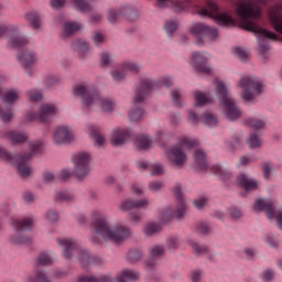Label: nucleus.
<instances>
[{"instance_id":"obj_14","label":"nucleus","mask_w":282,"mask_h":282,"mask_svg":"<svg viewBox=\"0 0 282 282\" xmlns=\"http://www.w3.org/2000/svg\"><path fill=\"white\" fill-rule=\"evenodd\" d=\"M238 86L242 88V98L247 102L252 101L253 98H257L263 91V84L254 77H241Z\"/></svg>"},{"instance_id":"obj_54","label":"nucleus","mask_w":282,"mask_h":282,"mask_svg":"<svg viewBox=\"0 0 282 282\" xmlns=\"http://www.w3.org/2000/svg\"><path fill=\"white\" fill-rule=\"evenodd\" d=\"M246 122L249 127H251V129H256V131H259V129H263V127H265V122L259 119L249 118Z\"/></svg>"},{"instance_id":"obj_1","label":"nucleus","mask_w":282,"mask_h":282,"mask_svg":"<svg viewBox=\"0 0 282 282\" xmlns=\"http://www.w3.org/2000/svg\"><path fill=\"white\" fill-rule=\"evenodd\" d=\"M236 6V17L242 28L248 32H254L258 36L260 52L270 50V41H278L279 36L274 32L268 31L257 24V19L261 18V7L265 6L267 0H229ZM270 39V40H268Z\"/></svg>"},{"instance_id":"obj_27","label":"nucleus","mask_w":282,"mask_h":282,"mask_svg":"<svg viewBox=\"0 0 282 282\" xmlns=\"http://www.w3.org/2000/svg\"><path fill=\"white\" fill-rule=\"evenodd\" d=\"M140 281V271L135 269H122L115 278V282Z\"/></svg>"},{"instance_id":"obj_23","label":"nucleus","mask_w":282,"mask_h":282,"mask_svg":"<svg viewBox=\"0 0 282 282\" xmlns=\"http://www.w3.org/2000/svg\"><path fill=\"white\" fill-rule=\"evenodd\" d=\"M203 122V124H206V127H217V117L213 115L210 111H206L202 115L200 119L197 117V113L194 111H189L188 113V122L192 126L197 124V122Z\"/></svg>"},{"instance_id":"obj_63","label":"nucleus","mask_w":282,"mask_h":282,"mask_svg":"<svg viewBox=\"0 0 282 282\" xmlns=\"http://www.w3.org/2000/svg\"><path fill=\"white\" fill-rule=\"evenodd\" d=\"M236 56L242 61V63H246V61H248V53L246 52V50L241 48V47H236L234 50Z\"/></svg>"},{"instance_id":"obj_53","label":"nucleus","mask_w":282,"mask_h":282,"mask_svg":"<svg viewBox=\"0 0 282 282\" xmlns=\"http://www.w3.org/2000/svg\"><path fill=\"white\" fill-rule=\"evenodd\" d=\"M127 258L130 263H135L137 261H140V259H142V251L138 249H132L128 252Z\"/></svg>"},{"instance_id":"obj_43","label":"nucleus","mask_w":282,"mask_h":282,"mask_svg":"<svg viewBox=\"0 0 282 282\" xmlns=\"http://www.w3.org/2000/svg\"><path fill=\"white\" fill-rule=\"evenodd\" d=\"M162 230V225L156 223H148L143 228V232L147 237H153V235H158Z\"/></svg>"},{"instance_id":"obj_47","label":"nucleus","mask_w":282,"mask_h":282,"mask_svg":"<svg viewBox=\"0 0 282 282\" xmlns=\"http://www.w3.org/2000/svg\"><path fill=\"white\" fill-rule=\"evenodd\" d=\"M73 3L75 8L79 10V12H83V13L91 12V7L85 0H73Z\"/></svg>"},{"instance_id":"obj_64","label":"nucleus","mask_w":282,"mask_h":282,"mask_svg":"<svg viewBox=\"0 0 282 282\" xmlns=\"http://www.w3.org/2000/svg\"><path fill=\"white\" fill-rule=\"evenodd\" d=\"M58 217H59L58 212H56L54 209H50L48 212H46V219L51 224L58 221Z\"/></svg>"},{"instance_id":"obj_21","label":"nucleus","mask_w":282,"mask_h":282,"mask_svg":"<svg viewBox=\"0 0 282 282\" xmlns=\"http://www.w3.org/2000/svg\"><path fill=\"white\" fill-rule=\"evenodd\" d=\"M150 202L148 198H141V199H131V198H126L123 199L120 205H119V210L121 213H129V210H140L142 208L143 210H147L149 208Z\"/></svg>"},{"instance_id":"obj_36","label":"nucleus","mask_w":282,"mask_h":282,"mask_svg":"<svg viewBox=\"0 0 282 282\" xmlns=\"http://www.w3.org/2000/svg\"><path fill=\"white\" fill-rule=\"evenodd\" d=\"M21 97V90L17 88H11L4 93L2 96V102H6L7 105H14L17 100Z\"/></svg>"},{"instance_id":"obj_9","label":"nucleus","mask_w":282,"mask_h":282,"mask_svg":"<svg viewBox=\"0 0 282 282\" xmlns=\"http://www.w3.org/2000/svg\"><path fill=\"white\" fill-rule=\"evenodd\" d=\"M174 195L176 197V207L166 206L160 213L161 221H171L172 219H183L186 217V203L184 202V196L182 195V185L176 184L174 186Z\"/></svg>"},{"instance_id":"obj_62","label":"nucleus","mask_w":282,"mask_h":282,"mask_svg":"<svg viewBox=\"0 0 282 282\" xmlns=\"http://www.w3.org/2000/svg\"><path fill=\"white\" fill-rule=\"evenodd\" d=\"M182 123V115L178 112H174L170 115V124L172 127H177V124Z\"/></svg>"},{"instance_id":"obj_33","label":"nucleus","mask_w":282,"mask_h":282,"mask_svg":"<svg viewBox=\"0 0 282 282\" xmlns=\"http://www.w3.org/2000/svg\"><path fill=\"white\" fill-rule=\"evenodd\" d=\"M4 137L7 138V140H10L12 144H21L23 142H28V137L25 135V133L14 130L6 132Z\"/></svg>"},{"instance_id":"obj_3","label":"nucleus","mask_w":282,"mask_h":282,"mask_svg":"<svg viewBox=\"0 0 282 282\" xmlns=\"http://www.w3.org/2000/svg\"><path fill=\"white\" fill-rule=\"evenodd\" d=\"M171 85H173V77L171 76H164L160 79H151L144 76L140 77L139 85L134 89L133 106L128 113L129 120H131V122H140L145 111L139 104L144 102V100L151 96L153 89H160L162 86L171 87Z\"/></svg>"},{"instance_id":"obj_40","label":"nucleus","mask_w":282,"mask_h":282,"mask_svg":"<svg viewBox=\"0 0 282 282\" xmlns=\"http://www.w3.org/2000/svg\"><path fill=\"white\" fill-rule=\"evenodd\" d=\"M194 96L196 100L195 107H204L205 105H208V102H213L210 95L204 91L196 90Z\"/></svg>"},{"instance_id":"obj_59","label":"nucleus","mask_w":282,"mask_h":282,"mask_svg":"<svg viewBox=\"0 0 282 282\" xmlns=\"http://www.w3.org/2000/svg\"><path fill=\"white\" fill-rule=\"evenodd\" d=\"M164 173V165L154 163L151 165V175L160 176Z\"/></svg>"},{"instance_id":"obj_51","label":"nucleus","mask_w":282,"mask_h":282,"mask_svg":"<svg viewBox=\"0 0 282 282\" xmlns=\"http://www.w3.org/2000/svg\"><path fill=\"white\" fill-rule=\"evenodd\" d=\"M29 282H52L50 278H47V274L43 271H37L35 273V278L30 276Z\"/></svg>"},{"instance_id":"obj_32","label":"nucleus","mask_w":282,"mask_h":282,"mask_svg":"<svg viewBox=\"0 0 282 282\" xmlns=\"http://www.w3.org/2000/svg\"><path fill=\"white\" fill-rule=\"evenodd\" d=\"M212 173L217 175L223 182H228L232 180V172L228 167H223L220 165H213Z\"/></svg>"},{"instance_id":"obj_57","label":"nucleus","mask_w":282,"mask_h":282,"mask_svg":"<svg viewBox=\"0 0 282 282\" xmlns=\"http://www.w3.org/2000/svg\"><path fill=\"white\" fill-rule=\"evenodd\" d=\"M171 96L174 105H176V107H182V93L180 91V89H173L171 91Z\"/></svg>"},{"instance_id":"obj_61","label":"nucleus","mask_w":282,"mask_h":282,"mask_svg":"<svg viewBox=\"0 0 282 282\" xmlns=\"http://www.w3.org/2000/svg\"><path fill=\"white\" fill-rule=\"evenodd\" d=\"M167 248L170 250H176V248H180V238L177 237H170L167 238Z\"/></svg>"},{"instance_id":"obj_20","label":"nucleus","mask_w":282,"mask_h":282,"mask_svg":"<svg viewBox=\"0 0 282 282\" xmlns=\"http://www.w3.org/2000/svg\"><path fill=\"white\" fill-rule=\"evenodd\" d=\"M132 132L129 128H115L110 133V142L113 147H123L131 139Z\"/></svg>"},{"instance_id":"obj_26","label":"nucleus","mask_w":282,"mask_h":282,"mask_svg":"<svg viewBox=\"0 0 282 282\" xmlns=\"http://www.w3.org/2000/svg\"><path fill=\"white\" fill-rule=\"evenodd\" d=\"M269 21L279 34H282V4H278L269 10Z\"/></svg>"},{"instance_id":"obj_46","label":"nucleus","mask_w":282,"mask_h":282,"mask_svg":"<svg viewBox=\"0 0 282 282\" xmlns=\"http://www.w3.org/2000/svg\"><path fill=\"white\" fill-rule=\"evenodd\" d=\"M241 137H234L231 138L230 142L224 140L225 149H231V151H236V149H239V147H241Z\"/></svg>"},{"instance_id":"obj_24","label":"nucleus","mask_w":282,"mask_h":282,"mask_svg":"<svg viewBox=\"0 0 282 282\" xmlns=\"http://www.w3.org/2000/svg\"><path fill=\"white\" fill-rule=\"evenodd\" d=\"M158 8H169L172 6L176 12H184L192 8L193 1L192 0H156Z\"/></svg>"},{"instance_id":"obj_11","label":"nucleus","mask_w":282,"mask_h":282,"mask_svg":"<svg viewBox=\"0 0 282 282\" xmlns=\"http://www.w3.org/2000/svg\"><path fill=\"white\" fill-rule=\"evenodd\" d=\"M3 10V7L0 6V12ZM7 36L9 47L12 50H21V47H25L28 45V37L19 31V26L14 24H0V39Z\"/></svg>"},{"instance_id":"obj_5","label":"nucleus","mask_w":282,"mask_h":282,"mask_svg":"<svg viewBox=\"0 0 282 282\" xmlns=\"http://www.w3.org/2000/svg\"><path fill=\"white\" fill-rule=\"evenodd\" d=\"M30 153L12 154L6 150V148L0 147V160H4L15 166L20 177H30L32 173V167L30 166V161L32 155H39L43 153V142L41 140L32 141L29 143Z\"/></svg>"},{"instance_id":"obj_25","label":"nucleus","mask_w":282,"mask_h":282,"mask_svg":"<svg viewBox=\"0 0 282 282\" xmlns=\"http://www.w3.org/2000/svg\"><path fill=\"white\" fill-rule=\"evenodd\" d=\"M57 243L63 248L62 254L64 259H72L78 251V242L74 239L57 238Z\"/></svg>"},{"instance_id":"obj_49","label":"nucleus","mask_w":282,"mask_h":282,"mask_svg":"<svg viewBox=\"0 0 282 282\" xmlns=\"http://www.w3.org/2000/svg\"><path fill=\"white\" fill-rule=\"evenodd\" d=\"M30 102H39L43 100V93L40 89H31L28 91Z\"/></svg>"},{"instance_id":"obj_52","label":"nucleus","mask_w":282,"mask_h":282,"mask_svg":"<svg viewBox=\"0 0 282 282\" xmlns=\"http://www.w3.org/2000/svg\"><path fill=\"white\" fill-rule=\"evenodd\" d=\"M164 187V183L162 181H151L148 183V189L150 193H160Z\"/></svg>"},{"instance_id":"obj_30","label":"nucleus","mask_w":282,"mask_h":282,"mask_svg":"<svg viewBox=\"0 0 282 282\" xmlns=\"http://www.w3.org/2000/svg\"><path fill=\"white\" fill-rule=\"evenodd\" d=\"M77 282H113L111 273L97 274V275H82Z\"/></svg>"},{"instance_id":"obj_50","label":"nucleus","mask_w":282,"mask_h":282,"mask_svg":"<svg viewBox=\"0 0 282 282\" xmlns=\"http://www.w3.org/2000/svg\"><path fill=\"white\" fill-rule=\"evenodd\" d=\"M73 50H78L82 54L89 51V44L85 40H77L73 43Z\"/></svg>"},{"instance_id":"obj_2","label":"nucleus","mask_w":282,"mask_h":282,"mask_svg":"<svg viewBox=\"0 0 282 282\" xmlns=\"http://www.w3.org/2000/svg\"><path fill=\"white\" fill-rule=\"evenodd\" d=\"M90 228L94 234L89 240L95 246H100V237L105 241H111L117 246L124 243L131 237V228L122 224L109 225L107 214L102 209H93L90 212Z\"/></svg>"},{"instance_id":"obj_55","label":"nucleus","mask_w":282,"mask_h":282,"mask_svg":"<svg viewBox=\"0 0 282 282\" xmlns=\"http://www.w3.org/2000/svg\"><path fill=\"white\" fill-rule=\"evenodd\" d=\"M206 276V273L202 269H194L191 272V281L192 282H202V279Z\"/></svg>"},{"instance_id":"obj_34","label":"nucleus","mask_w":282,"mask_h":282,"mask_svg":"<svg viewBox=\"0 0 282 282\" xmlns=\"http://www.w3.org/2000/svg\"><path fill=\"white\" fill-rule=\"evenodd\" d=\"M90 138L95 141V147H102L105 144V137L98 126H89Z\"/></svg>"},{"instance_id":"obj_39","label":"nucleus","mask_w":282,"mask_h":282,"mask_svg":"<svg viewBox=\"0 0 282 282\" xmlns=\"http://www.w3.org/2000/svg\"><path fill=\"white\" fill-rule=\"evenodd\" d=\"M121 69L129 76V74H140L142 66L135 62H123L121 64Z\"/></svg>"},{"instance_id":"obj_12","label":"nucleus","mask_w":282,"mask_h":282,"mask_svg":"<svg viewBox=\"0 0 282 282\" xmlns=\"http://www.w3.org/2000/svg\"><path fill=\"white\" fill-rule=\"evenodd\" d=\"M189 32L195 36V39H197L198 43H210L219 39V30H217V28L202 22L192 24Z\"/></svg>"},{"instance_id":"obj_41","label":"nucleus","mask_w":282,"mask_h":282,"mask_svg":"<svg viewBox=\"0 0 282 282\" xmlns=\"http://www.w3.org/2000/svg\"><path fill=\"white\" fill-rule=\"evenodd\" d=\"M110 76L115 83H124L127 80V73L122 70V64L110 70Z\"/></svg>"},{"instance_id":"obj_28","label":"nucleus","mask_w":282,"mask_h":282,"mask_svg":"<svg viewBox=\"0 0 282 282\" xmlns=\"http://www.w3.org/2000/svg\"><path fill=\"white\" fill-rule=\"evenodd\" d=\"M164 246L156 245L151 248L150 250V258L147 261L148 268H155V265H159L160 259L164 257Z\"/></svg>"},{"instance_id":"obj_56","label":"nucleus","mask_w":282,"mask_h":282,"mask_svg":"<svg viewBox=\"0 0 282 282\" xmlns=\"http://www.w3.org/2000/svg\"><path fill=\"white\" fill-rule=\"evenodd\" d=\"M194 206L197 208V210H204L206 206H208V198L205 196H202L194 200Z\"/></svg>"},{"instance_id":"obj_58","label":"nucleus","mask_w":282,"mask_h":282,"mask_svg":"<svg viewBox=\"0 0 282 282\" xmlns=\"http://www.w3.org/2000/svg\"><path fill=\"white\" fill-rule=\"evenodd\" d=\"M39 265H52V258L47 253H41L37 258Z\"/></svg>"},{"instance_id":"obj_7","label":"nucleus","mask_w":282,"mask_h":282,"mask_svg":"<svg viewBox=\"0 0 282 282\" xmlns=\"http://www.w3.org/2000/svg\"><path fill=\"white\" fill-rule=\"evenodd\" d=\"M194 10L199 17L215 19L221 28H230V25H235L232 14L228 12H219V6L215 0H205L204 3L195 4Z\"/></svg>"},{"instance_id":"obj_37","label":"nucleus","mask_w":282,"mask_h":282,"mask_svg":"<svg viewBox=\"0 0 282 282\" xmlns=\"http://www.w3.org/2000/svg\"><path fill=\"white\" fill-rule=\"evenodd\" d=\"M83 30V23L80 22H65L63 25V32L65 36H72V34H76V32H80Z\"/></svg>"},{"instance_id":"obj_19","label":"nucleus","mask_w":282,"mask_h":282,"mask_svg":"<svg viewBox=\"0 0 282 282\" xmlns=\"http://www.w3.org/2000/svg\"><path fill=\"white\" fill-rule=\"evenodd\" d=\"M209 58H212L210 53L194 52L191 55L189 64L198 72V74H210L213 72V67L208 65Z\"/></svg>"},{"instance_id":"obj_29","label":"nucleus","mask_w":282,"mask_h":282,"mask_svg":"<svg viewBox=\"0 0 282 282\" xmlns=\"http://www.w3.org/2000/svg\"><path fill=\"white\" fill-rule=\"evenodd\" d=\"M237 183L241 186L247 193L250 191H257L259 188V183L252 176L248 174H240L237 177Z\"/></svg>"},{"instance_id":"obj_13","label":"nucleus","mask_w":282,"mask_h":282,"mask_svg":"<svg viewBox=\"0 0 282 282\" xmlns=\"http://www.w3.org/2000/svg\"><path fill=\"white\" fill-rule=\"evenodd\" d=\"M72 162L74 164L73 174L78 177V180H85L91 171V153L78 152L73 155Z\"/></svg>"},{"instance_id":"obj_18","label":"nucleus","mask_w":282,"mask_h":282,"mask_svg":"<svg viewBox=\"0 0 282 282\" xmlns=\"http://www.w3.org/2000/svg\"><path fill=\"white\" fill-rule=\"evenodd\" d=\"M53 143L56 147H63V144H72L76 140L74 129L69 126H57L52 137Z\"/></svg>"},{"instance_id":"obj_8","label":"nucleus","mask_w":282,"mask_h":282,"mask_svg":"<svg viewBox=\"0 0 282 282\" xmlns=\"http://www.w3.org/2000/svg\"><path fill=\"white\" fill-rule=\"evenodd\" d=\"M216 96L220 100L228 119L237 120L241 118V109L238 108L237 102L228 94V88L224 82L216 80Z\"/></svg>"},{"instance_id":"obj_45","label":"nucleus","mask_w":282,"mask_h":282,"mask_svg":"<svg viewBox=\"0 0 282 282\" xmlns=\"http://www.w3.org/2000/svg\"><path fill=\"white\" fill-rule=\"evenodd\" d=\"M178 26L180 22L177 20H166L164 23V30L167 36H173L175 32H177Z\"/></svg>"},{"instance_id":"obj_4","label":"nucleus","mask_w":282,"mask_h":282,"mask_svg":"<svg viewBox=\"0 0 282 282\" xmlns=\"http://www.w3.org/2000/svg\"><path fill=\"white\" fill-rule=\"evenodd\" d=\"M73 96L80 98L83 111H89L94 105H99L102 111L116 109V101L111 98H102L97 89H91L89 82H78L73 86Z\"/></svg>"},{"instance_id":"obj_35","label":"nucleus","mask_w":282,"mask_h":282,"mask_svg":"<svg viewBox=\"0 0 282 282\" xmlns=\"http://www.w3.org/2000/svg\"><path fill=\"white\" fill-rule=\"evenodd\" d=\"M135 145L140 151H147L153 147V139L149 134H140L135 139Z\"/></svg>"},{"instance_id":"obj_22","label":"nucleus","mask_w":282,"mask_h":282,"mask_svg":"<svg viewBox=\"0 0 282 282\" xmlns=\"http://www.w3.org/2000/svg\"><path fill=\"white\" fill-rule=\"evenodd\" d=\"M77 261L80 263L82 268H87V265H100L102 259L96 254H91L87 249H79L76 256Z\"/></svg>"},{"instance_id":"obj_44","label":"nucleus","mask_w":282,"mask_h":282,"mask_svg":"<svg viewBox=\"0 0 282 282\" xmlns=\"http://www.w3.org/2000/svg\"><path fill=\"white\" fill-rule=\"evenodd\" d=\"M55 202H65L69 204V202H74V195L68 191H57L54 196Z\"/></svg>"},{"instance_id":"obj_48","label":"nucleus","mask_w":282,"mask_h":282,"mask_svg":"<svg viewBox=\"0 0 282 282\" xmlns=\"http://www.w3.org/2000/svg\"><path fill=\"white\" fill-rule=\"evenodd\" d=\"M191 248L194 250L195 254H206L208 252V247L205 245H199V242L189 241Z\"/></svg>"},{"instance_id":"obj_16","label":"nucleus","mask_w":282,"mask_h":282,"mask_svg":"<svg viewBox=\"0 0 282 282\" xmlns=\"http://www.w3.org/2000/svg\"><path fill=\"white\" fill-rule=\"evenodd\" d=\"M56 113H58L56 105L43 104L39 112H34L33 110L29 111L25 116V120L26 122H34V120H39V122H50Z\"/></svg>"},{"instance_id":"obj_31","label":"nucleus","mask_w":282,"mask_h":282,"mask_svg":"<svg viewBox=\"0 0 282 282\" xmlns=\"http://www.w3.org/2000/svg\"><path fill=\"white\" fill-rule=\"evenodd\" d=\"M195 166L198 171H206L208 169V161L206 159V152L204 150L197 149L194 151Z\"/></svg>"},{"instance_id":"obj_15","label":"nucleus","mask_w":282,"mask_h":282,"mask_svg":"<svg viewBox=\"0 0 282 282\" xmlns=\"http://www.w3.org/2000/svg\"><path fill=\"white\" fill-rule=\"evenodd\" d=\"M254 210H264L267 213L268 219H275L278 228L282 230V212H276L274 200L270 198H260L256 200L253 206Z\"/></svg>"},{"instance_id":"obj_60","label":"nucleus","mask_w":282,"mask_h":282,"mask_svg":"<svg viewBox=\"0 0 282 282\" xmlns=\"http://www.w3.org/2000/svg\"><path fill=\"white\" fill-rule=\"evenodd\" d=\"M129 219L132 224H140L142 221V212L134 210L129 214Z\"/></svg>"},{"instance_id":"obj_17","label":"nucleus","mask_w":282,"mask_h":282,"mask_svg":"<svg viewBox=\"0 0 282 282\" xmlns=\"http://www.w3.org/2000/svg\"><path fill=\"white\" fill-rule=\"evenodd\" d=\"M17 61L24 69L25 74H28V76H34V72H36L34 64L39 63V54L36 51L26 48L17 55Z\"/></svg>"},{"instance_id":"obj_10","label":"nucleus","mask_w":282,"mask_h":282,"mask_svg":"<svg viewBox=\"0 0 282 282\" xmlns=\"http://www.w3.org/2000/svg\"><path fill=\"white\" fill-rule=\"evenodd\" d=\"M11 226L15 229V232L11 236V243H15V246H30L32 243V238L30 236L23 235L28 230H32L34 228V220L31 218H11Z\"/></svg>"},{"instance_id":"obj_38","label":"nucleus","mask_w":282,"mask_h":282,"mask_svg":"<svg viewBox=\"0 0 282 282\" xmlns=\"http://www.w3.org/2000/svg\"><path fill=\"white\" fill-rule=\"evenodd\" d=\"M25 19L33 30H40V28L43 25V22H41V14H39L36 11H30L26 13Z\"/></svg>"},{"instance_id":"obj_6","label":"nucleus","mask_w":282,"mask_h":282,"mask_svg":"<svg viewBox=\"0 0 282 282\" xmlns=\"http://www.w3.org/2000/svg\"><path fill=\"white\" fill-rule=\"evenodd\" d=\"M198 144L199 142L195 138L181 137L177 144L172 145L169 150H166L165 155L173 166L183 169L184 164H186L188 160V156L184 150L195 149V147Z\"/></svg>"},{"instance_id":"obj_42","label":"nucleus","mask_w":282,"mask_h":282,"mask_svg":"<svg viewBox=\"0 0 282 282\" xmlns=\"http://www.w3.org/2000/svg\"><path fill=\"white\" fill-rule=\"evenodd\" d=\"M247 144L249 149H259L263 144V139L259 133L252 132L247 139Z\"/></svg>"}]
</instances>
